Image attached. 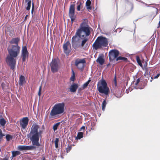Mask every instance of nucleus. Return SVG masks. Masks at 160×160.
Here are the masks:
<instances>
[{
    "mask_svg": "<svg viewBox=\"0 0 160 160\" xmlns=\"http://www.w3.org/2000/svg\"><path fill=\"white\" fill-rule=\"evenodd\" d=\"M39 128V126L36 124H33L31 128L28 138H29L33 146L20 145L18 147V149L21 151L31 150L36 149V147L34 146H40L39 138L41 137L43 131L41 130L38 131Z\"/></svg>",
    "mask_w": 160,
    "mask_h": 160,
    "instance_id": "1",
    "label": "nucleus"
},
{
    "mask_svg": "<svg viewBox=\"0 0 160 160\" xmlns=\"http://www.w3.org/2000/svg\"><path fill=\"white\" fill-rule=\"evenodd\" d=\"M19 41H10V44L8 46L7 50L9 54L6 58V62L10 66L11 69H15L16 61L14 59L20 53V47L18 46Z\"/></svg>",
    "mask_w": 160,
    "mask_h": 160,
    "instance_id": "2",
    "label": "nucleus"
},
{
    "mask_svg": "<svg viewBox=\"0 0 160 160\" xmlns=\"http://www.w3.org/2000/svg\"><path fill=\"white\" fill-rule=\"evenodd\" d=\"M90 28L87 25V20H85L81 23L80 28L78 29L72 40H88L89 39Z\"/></svg>",
    "mask_w": 160,
    "mask_h": 160,
    "instance_id": "3",
    "label": "nucleus"
},
{
    "mask_svg": "<svg viewBox=\"0 0 160 160\" xmlns=\"http://www.w3.org/2000/svg\"><path fill=\"white\" fill-rule=\"evenodd\" d=\"M65 104L64 102L55 104L52 107L49 117L50 119L56 118L57 115L61 114L64 111Z\"/></svg>",
    "mask_w": 160,
    "mask_h": 160,
    "instance_id": "4",
    "label": "nucleus"
},
{
    "mask_svg": "<svg viewBox=\"0 0 160 160\" xmlns=\"http://www.w3.org/2000/svg\"><path fill=\"white\" fill-rule=\"evenodd\" d=\"M97 89L100 93L104 94L106 95H108L110 92L106 82L103 79L100 80V82L98 83L97 85Z\"/></svg>",
    "mask_w": 160,
    "mask_h": 160,
    "instance_id": "5",
    "label": "nucleus"
},
{
    "mask_svg": "<svg viewBox=\"0 0 160 160\" xmlns=\"http://www.w3.org/2000/svg\"><path fill=\"white\" fill-rule=\"evenodd\" d=\"M60 61L58 58L53 59L50 63L52 72L54 73L58 72L60 68Z\"/></svg>",
    "mask_w": 160,
    "mask_h": 160,
    "instance_id": "6",
    "label": "nucleus"
},
{
    "mask_svg": "<svg viewBox=\"0 0 160 160\" xmlns=\"http://www.w3.org/2000/svg\"><path fill=\"white\" fill-rule=\"evenodd\" d=\"M108 44V41H95L92 47L93 48L96 50L102 47H106Z\"/></svg>",
    "mask_w": 160,
    "mask_h": 160,
    "instance_id": "7",
    "label": "nucleus"
},
{
    "mask_svg": "<svg viewBox=\"0 0 160 160\" xmlns=\"http://www.w3.org/2000/svg\"><path fill=\"white\" fill-rule=\"evenodd\" d=\"M120 54L119 51L117 49H114L111 50L108 53V57L110 61H112L115 59L118 58V56Z\"/></svg>",
    "mask_w": 160,
    "mask_h": 160,
    "instance_id": "8",
    "label": "nucleus"
},
{
    "mask_svg": "<svg viewBox=\"0 0 160 160\" xmlns=\"http://www.w3.org/2000/svg\"><path fill=\"white\" fill-rule=\"evenodd\" d=\"M86 63V62L84 58H78L75 60V65L79 69L82 70Z\"/></svg>",
    "mask_w": 160,
    "mask_h": 160,
    "instance_id": "9",
    "label": "nucleus"
},
{
    "mask_svg": "<svg viewBox=\"0 0 160 160\" xmlns=\"http://www.w3.org/2000/svg\"><path fill=\"white\" fill-rule=\"evenodd\" d=\"M143 79V77L142 76L137 79L136 81H134L135 82V85L138 86V88L140 89H143L147 85L146 83L145 82L141 81Z\"/></svg>",
    "mask_w": 160,
    "mask_h": 160,
    "instance_id": "10",
    "label": "nucleus"
},
{
    "mask_svg": "<svg viewBox=\"0 0 160 160\" xmlns=\"http://www.w3.org/2000/svg\"><path fill=\"white\" fill-rule=\"evenodd\" d=\"M68 14L72 21H73L75 20V4H71L70 5L69 8Z\"/></svg>",
    "mask_w": 160,
    "mask_h": 160,
    "instance_id": "11",
    "label": "nucleus"
},
{
    "mask_svg": "<svg viewBox=\"0 0 160 160\" xmlns=\"http://www.w3.org/2000/svg\"><path fill=\"white\" fill-rule=\"evenodd\" d=\"M29 53L27 50L26 46L22 47V50L21 56L22 57V62H24L28 58Z\"/></svg>",
    "mask_w": 160,
    "mask_h": 160,
    "instance_id": "12",
    "label": "nucleus"
},
{
    "mask_svg": "<svg viewBox=\"0 0 160 160\" xmlns=\"http://www.w3.org/2000/svg\"><path fill=\"white\" fill-rule=\"evenodd\" d=\"M63 48L64 52L66 55H68L71 51V44L69 41L64 44Z\"/></svg>",
    "mask_w": 160,
    "mask_h": 160,
    "instance_id": "13",
    "label": "nucleus"
},
{
    "mask_svg": "<svg viewBox=\"0 0 160 160\" xmlns=\"http://www.w3.org/2000/svg\"><path fill=\"white\" fill-rule=\"evenodd\" d=\"M29 119L27 117L23 118L20 121V125L22 128L23 129H25L28 123Z\"/></svg>",
    "mask_w": 160,
    "mask_h": 160,
    "instance_id": "14",
    "label": "nucleus"
},
{
    "mask_svg": "<svg viewBox=\"0 0 160 160\" xmlns=\"http://www.w3.org/2000/svg\"><path fill=\"white\" fill-rule=\"evenodd\" d=\"M79 85L77 83H73L70 87L69 91L71 92H76Z\"/></svg>",
    "mask_w": 160,
    "mask_h": 160,
    "instance_id": "15",
    "label": "nucleus"
},
{
    "mask_svg": "<svg viewBox=\"0 0 160 160\" xmlns=\"http://www.w3.org/2000/svg\"><path fill=\"white\" fill-rule=\"evenodd\" d=\"M84 1H79L77 2V9L78 11H79L81 8L83 7Z\"/></svg>",
    "mask_w": 160,
    "mask_h": 160,
    "instance_id": "16",
    "label": "nucleus"
},
{
    "mask_svg": "<svg viewBox=\"0 0 160 160\" xmlns=\"http://www.w3.org/2000/svg\"><path fill=\"white\" fill-rule=\"evenodd\" d=\"M25 77L22 75H21L19 79V85L20 86H22L23 83L25 82Z\"/></svg>",
    "mask_w": 160,
    "mask_h": 160,
    "instance_id": "17",
    "label": "nucleus"
},
{
    "mask_svg": "<svg viewBox=\"0 0 160 160\" xmlns=\"http://www.w3.org/2000/svg\"><path fill=\"white\" fill-rule=\"evenodd\" d=\"M6 122V121L4 118L2 117V115H0V124L2 126H4L5 125Z\"/></svg>",
    "mask_w": 160,
    "mask_h": 160,
    "instance_id": "18",
    "label": "nucleus"
},
{
    "mask_svg": "<svg viewBox=\"0 0 160 160\" xmlns=\"http://www.w3.org/2000/svg\"><path fill=\"white\" fill-rule=\"evenodd\" d=\"M91 4V1L90 0H87L86 2V6L87 9L88 10H91L92 9Z\"/></svg>",
    "mask_w": 160,
    "mask_h": 160,
    "instance_id": "19",
    "label": "nucleus"
},
{
    "mask_svg": "<svg viewBox=\"0 0 160 160\" xmlns=\"http://www.w3.org/2000/svg\"><path fill=\"white\" fill-rule=\"evenodd\" d=\"M97 62L101 65H102L104 62L105 60L101 57H99L97 59Z\"/></svg>",
    "mask_w": 160,
    "mask_h": 160,
    "instance_id": "20",
    "label": "nucleus"
},
{
    "mask_svg": "<svg viewBox=\"0 0 160 160\" xmlns=\"http://www.w3.org/2000/svg\"><path fill=\"white\" fill-rule=\"evenodd\" d=\"M12 157H15L16 156L19 155L20 154V152L18 151H13L12 152Z\"/></svg>",
    "mask_w": 160,
    "mask_h": 160,
    "instance_id": "21",
    "label": "nucleus"
},
{
    "mask_svg": "<svg viewBox=\"0 0 160 160\" xmlns=\"http://www.w3.org/2000/svg\"><path fill=\"white\" fill-rule=\"evenodd\" d=\"M112 85L113 87L115 88L117 87V83L116 80V77L115 75L114 76V79L113 81Z\"/></svg>",
    "mask_w": 160,
    "mask_h": 160,
    "instance_id": "22",
    "label": "nucleus"
},
{
    "mask_svg": "<svg viewBox=\"0 0 160 160\" xmlns=\"http://www.w3.org/2000/svg\"><path fill=\"white\" fill-rule=\"evenodd\" d=\"M136 60L138 64L141 67H142L143 66L141 60L140 58L138 56L136 57Z\"/></svg>",
    "mask_w": 160,
    "mask_h": 160,
    "instance_id": "23",
    "label": "nucleus"
},
{
    "mask_svg": "<svg viewBox=\"0 0 160 160\" xmlns=\"http://www.w3.org/2000/svg\"><path fill=\"white\" fill-rule=\"evenodd\" d=\"M83 132H79L78 133L77 137L76 138V139H80L83 137Z\"/></svg>",
    "mask_w": 160,
    "mask_h": 160,
    "instance_id": "24",
    "label": "nucleus"
},
{
    "mask_svg": "<svg viewBox=\"0 0 160 160\" xmlns=\"http://www.w3.org/2000/svg\"><path fill=\"white\" fill-rule=\"evenodd\" d=\"M60 122H58L54 125L53 127V129L54 131L57 130L58 127L60 125Z\"/></svg>",
    "mask_w": 160,
    "mask_h": 160,
    "instance_id": "25",
    "label": "nucleus"
},
{
    "mask_svg": "<svg viewBox=\"0 0 160 160\" xmlns=\"http://www.w3.org/2000/svg\"><path fill=\"white\" fill-rule=\"evenodd\" d=\"M119 60H123L124 61H126L128 60L127 58L123 57L121 56H119L116 58V61H118Z\"/></svg>",
    "mask_w": 160,
    "mask_h": 160,
    "instance_id": "26",
    "label": "nucleus"
},
{
    "mask_svg": "<svg viewBox=\"0 0 160 160\" xmlns=\"http://www.w3.org/2000/svg\"><path fill=\"white\" fill-rule=\"evenodd\" d=\"M26 2H28V6L26 8V9L27 10H30L31 7V0H26Z\"/></svg>",
    "mask_w": 160,
    "mask_h": 160,
    "instance_id": "27",
    "label": "nucleus"
},
{
    "mask_svg": "<svg viewBox=\"0 0 160 160\" xmlns=\"http://www.w3.org/2000/svg\"><path fill=\"white\" fill-rule=\"evenodd\" d=\"M107 103L105 100L103 101L102 103V109L103 111H104L105 110L106 105Z\"/></svg>",
    "mask_w": 160,
    "mask_h": 160,
    "instance_id": "28",
    "label": "nucleus"
},
{
    "mask_svg": "<svg viewBox=\"0 0 160 160\" xmlns=\"http://www.w3.org/2000/svg\"><path fill=\"white\" fill-rule=\"evenodd\" d=\"M91 81V80L89 79L86 82L83 84L82 87L83 89L86 88L88 86Z\"/></svg>",
    "mask_w": 160,
    "mask_h": 160,
    "instance_id": "29",
    "label": "nucleus"
},
{
    "mask_svg": "<svg viewBox=\"0 0 160 160\" xmlns=\"http://www.w3.org/2000/svg\"><path fill=\"white\" fill-rule=\"evenodd\" d=\"M72 76L70 78V80L71 81H74L75 79V73L73 69L72 70Z\"/></svg>",
    "mask_w": 160,
    "mask_h": 160,
    "instance_id": "30",
    "label": "nucleus"
},
{
    "mask_svg": "<svg viewBox=\"0 0 160 160\" xmlns=\"http://www.w3.org/2000/svg\"><path fill=\"white\" fill-rule=\"evenodd\" d=\"M6 138L7 141H9L12 138V136L9 134H7L6 136Z\"/></svg>",
    "mask_w": 160,
    "mask_h": 160,
    "instance_id": "31",
    "label": "nucleus"
},
{
    "mask_svg": "<svg viewBox=\"0 0 160 160\" xmlns=\"http://www.w3.org/2000/svg\"><path fill=\"white\" fill-rule=\"evenodd\" d=\"M59 142V139L56 138L55 141V147L56 148H57L58 147V142Z\"/></svg>",
    "mask_w": 160,
    "mask_h": 160,
    "instance_id": "32",
    "label": "nucleus"
},
{
    "mask_svg": "<svg viewBox=\"0 0 160 160\" xmlns=\"http://www.w3.org/2000/svg\"><path fill=\"white\" fill-rule=\"evenodd\" d=\"M72 148V147L71 146H69L68 145L67 146V148H66V152L67 153L69 152L71 150Z\"/></svg>",
    "mask_w": 160,
    "mask_h": 160,
    "instance_id": "33",
    "label": "nucleus"
},
{
    "mask_svg": "<svg viewBox=\"0 0 160 160\" xmlns=\"http://www.w3.org/2000/svg\"><path fill=\"white\" fill-rule=\"evenodd\" d=\"M96 40H106V38L101 36L98 37Z\"/></svg>",
    "mask_w": 160,
    "mask_h": 160,
    "instance_id": "34",
    "label": "nucleus"
},
{
    "mask_svg": "<svg viewBox=\"0 0 160 160\" xmlns=\"http://www.w3.org/2000/svg\"><path fill=\"white\" fill-rule=\"evenodd\" d=\"M160 73H158L157 74V75L154 76V77H151V79L152 80H150V82H151L152 81V80L153 79H156L158 78V77L160 76Z\"/></svg>",
    "mask_w": 160,
    "mask_h": 160,
    "instance_id": "35",
    "label": "nucleus"
},
{
    "mask_svg": "<svg viewBox=\"0 0 160 160\" xmlns=\"http://www.w3.org/2000/svg\"><path fill=\"white\" fill-rule=\"evenodd\" d=\"M4 136V135H3L1 129L0 128V139H2Z\"/></svg>",
    "mask_w": 160,
    "mask_h": 160,
    "instance_id": "36",
    "label": "nucleus"
},
{
    "mask_svg": "<svg viewBox=\"0 0 160 160\" xmlns=\"http://www.w3.org/2000/svg\"><path fill=\"white\" fill-rule=\"evenodd\" d=\"M42 90V86H41L39 88V92H38V95L39 96H40L41 94V92Z\"/></svg>",
    "mask_w": 160,
    "mask_h": 160,
    "instance_id": "37",
    "label": "nucleus"
},
{
    "mask_svg": "<svg viewBox=\"0 0 160 160\" xmlns=\"http://www.w3.org/2000/svg\"><path fill=\"white\" fill-rule=\"evenodd\" d=\"M87 41H82L81 44V45L82 47L84 45Z\"/></svg>",
    "mask_w": 160,
    "mask_h": 160,
    "instance_id": "38",
    "label": "nucleus"
},
{
    "mask_svg": "<svg viewBox=\"0 0 160 160\" xmlns=\"http://www.w3.org/2000/svg\"><path fill=\"white\" fill-rule=\"evenodd\" d=\"M130 8H131V10H132L133 9V5L131 3L130 5Z\"/></svg>",
    "mask_w": 160,
    "mask_h": 160,
    "instance_id": "39",
    "label": "nucleus"
},
{
    "mask_svg": "<svg viewBox=\"0 0 160 160\" xmlns=\"http://www.w3.org/2000/svg\"><path fill=\"white\" fill-rule=\"evenodd\" d=\"M85 129V126H82L80 130L82 131V130H83V131H84Z\"/></svg>",
    "mask_w": 160,
    "mask_h": 160,
    "instance_id": "40",
    "label": "nucleus"
},
{
    "mask_svg": "<svg viewBox=\"0 0 160 160\" xmlns=\"http://www.w3.org/2000/svg\"><path fill=\"white\" fill-rule=\"evenodd\" d=\"M14 33V31L13 30H11V33L12 34H13Z\"/></svg>",
    "mask_w": 160,
    "mask_h": 160,
    "instance_id": "41",
    "label": "nucleus"
},
{
    "mask_svg": "<svg viewBox=\"0 0 160 160\" xmlns=\"http://www.w3.org/2000/svg\"><path fill=\"white\" fill-rule=\"evenodd\" d=\"M46 160L45 158L44 157H42V159H41V160Z\"/></svg>",
    "mask_w": 160,
    "mask_h": 160,
    "instance_id": "42",
    "label": "nucleus"
},
{
    "mask_svg": "<svg viewBox=\"0 0 160 160\" xmlns=\"http://www.w3.org/2000/svg\"><path fill=\"white\" fill-rule=\"evenodd\" d=\"M34 5L33 3H32V12L33 10L34 9Z\"/></svg>",
    "mask_w": 160,
    "mask_h": 160,
    "instance_id": "43",
    "label": "nucleus"
},
{
    "mask_svg": "<svg viewBox=\"0 0 160 160\" xmlns=\"http://www.w3.org/2000/svg\"><path fill=\"white\" fill-rule=\"evenodd\" d=\"M94 129V127H93V126L92 127V128H91V129H92H92H93H93Z\"/></svg>",
    "mask_w": 160,
    "mask_h": 160,
    "instance_id": "44",
    "label": "nucleus"
},
{
    "mask_svg": "<svg viewBox=\"0 0 160 160\" xmlns=\"http://www.w3.org/2000/svg\"><path fill=\"white\" fill-rule=\"evenodd\" d=\"M27 17H28V15H27L25 16V19H27Z\"/></svg>",
    "mask_w": 160,
    "mask_h": 160,
    "instance_id": "45",
    "label": "nucleus"
},
{
    "mask_svg": "<svg viewBox=\"0 0 160 160\" xmlns=\"http://www.w3.org/2000/svg\"><path fill=\"white\" fill-rule=\"evenodd\" d=\"M44 125H43L42 126V128H44Z\"/></svg>",
    "mask_w": 160,
    "mask_h": 160,
    "instance_id": "46",
    "label": "nucleus"
},
{
    "mask_svg": "<svg viewBox=\"0 0 160 160\" xmlns=\"http://www.w3.org/2000/svg\"><path fill=\"white\" fill-rule=\"evenodd\" d=\"M3 160H8L7 159H3Z\"/></svg>",
    "mask_w": 160,
    "mask_h": 160,
    "instance_id": "47",
    "label": "nucleus"
},
{
    "mask_svg": "<svg viewBox=\"0 0 160 160\" xmlns=\"http://www.w3.org/2000/svg\"><path fill=\"white\" fill-rule=\"evenodd\" d=\"M74 41L72 40V42H73V41Z\"/></svg>",
    "mask_w": 160,
    "mask_h": 160,
    "instance_id": "48",
    "label": "nucleus"
}]
</instances>
